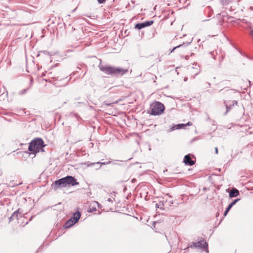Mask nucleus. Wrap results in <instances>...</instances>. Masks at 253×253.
Returning a JSON list of instances; mask_svg holds the SVG:
<instances>
[{"instance_id":"1","label":"nucleus","mask_w":253,"mask_h":253,"mask_svg":"<svg viewBox=\"0 0 253 253\" xmlns=\"http://www.w3.org/2000/svg\"><path fill=\"white\" fill-rule=\"evenodd\" d=\"M99 68L105 74L114 76H122L128 72L127 69L108 65H99Z\"/></svg>"},{"instance_id":"2","label":"nucleus","mask_w":253,"mask_h":253,"mask_svg":"<svg viewBox=\"0 0 253 253\" xmlns=\"http://www.w3.org/2000/svg\"><path fill=\"white\" fill-rule=\"evenodd\" d=\"M45 146L42 138H36L32 140L30 143L28 150L31 152L30 155H34L33 157H35L37 153L40 151L43 152L44 151L43 147Z\"/></svg>"},{"instance_id":"3","label":"nucleus","mask_w":253,"mask_h":253,"mask_svg":"<svg viewBox=\"0 0 253 253\" xmlns=\"http://www.w3.org/2000/svg\"><path fill=\"white\" fill-rule=\"evenodd\" d=\"M150 109H151V115H160L163 113L165 107L162 103L157 101L151 105Z\"/></svg>"},{"instance_id":"4","label":"nucleus","mask_w":253,"mask_h":253,"mask_svg":"<svg viewBox=\"0 0 253 253\" xmlns=\"http://www.w3.org/2000/svg\"><path fill=\"white\" fill-rule=\"evenodd\" d=\"M81 215V212L79 211L74 213L73 216L66 222L64 226L65 228H69L77 223L79 220Z\"/></svg>"},{"instance_id":"5","label":"nucleus","mask_w":253,"mask_h":253,"mask_svg":"<svg viewBox=\"0 0 253 253\" xmlns=\"http://www.w3.org/2000/svg\"><path fill=\"white\" fill-rule=\"evenodd\" d=\"M190 247L206 249L208 247V244L204 241H200L198 242H192Z\"/></svg>"},{"instance_id":"6","label":"nucleus","mask_w":253,"mask_h":253,"mask_svg":"<svg viewBox=\"0 0 253 253\" xmlns=\"http://www.w3.org/2000/svg\"><path fill=\"white\" fill-rule=\"evenodd\" d=\"M52 186L56 189L59 187H66L67 185L66 184V182L65 181L64 178L63 177L62 178L56 180L53 183Z\"/></svg>"},{"instance_id":"7","label":"nucleus","mask_w":253,"mask_h":253,"mask_svg":"<svg viewBox=\"0 0 253 253\" xmlns=\"http://www.w3.org/2000/svg\"><path fill=\"white\" fill-rule=\"evenodd\" d=\"M64 178L67 186L68 185L74 186L79 184V182H77L76 179L72 176H67Z\"/></svg>"},{"instance_id":"8","label":"nucleus","mask_w":253,"mask_h":253,"mask_svg":"<svg viewBox=\"0 0 253 253\" xmlns=\"http://www.w3.org/2000/svg\"><path fill=\"white\" fill-rule=\"evenodd\" d=\"M153 23V21L152 20L147 21L143 23H137L135 26V28L138 30H140L146 27L151 26Z\"/></svg>"},{"instance_id":"9","label":"nucleus","mask_w":253,"mask_h":253,"mask_svg":"<svg viewBox=\"0 0 253 253\" xmlns=\"http://www.w3.org/2000/svg\"><path fill=\"white\" fill-rule=\"evenodd\" d=\"M183 162L186 165L193 166L195 162L191 160V157L189 154L185 156Z\"/></svg>"},{"instance_id":"10","label":"nucleus","mask_w":253,"mask_h":253,"mask_svg":"<svg viewBox=\"0 0 253 253\" xmlns=\"http://www.w3.org/2000/svg\"><path fill=\"white\" fill-rule=\"evenodd\" d=\"M239 195V192L236 188L232 189L229 192V197L230 198L236 197L238 196Z\"/></svg>"},{"instance_id":"11","label":"nucleus","mask_w":253,"mask_h":253,"mask_svg":"<svg viewBox=\"0 0 253 253\" xmlns=\"http://www.w3.org/2000/svg\"><path fill=\"white\" fill-rule=\"evenodd\" d=\"M237 104V102L235 100H234L231 103H230L229 104H226V111L225 114H227L228 112H229L230 110L232 109L233 106L234 105H236Z\"/></svg>"},{"instance_id":"12","label":"nucleus","mask_w":253,"mask_h":253,"mask_svg":"<svg viewBox=\"0 0 253 253\" xmlns=\"http://www.w3.org/2000/svg\"><path fill=\"white\" fill-rule=\"evenodd\" d=\"M19 210L14 211L13 214L11 215V216L9 218V220L10 221L14 220V219H18V215L19 214Z\"/></svg>"},{"instance_id":"13","label":"nucleus","mask_w":253,"mask_h":253,"mask_svg":"<svg viewBox=\"0 0 253 253\" xmlns=\"http://www.w3.org/2000/svg\"><path fill=\"white\" fill-rule=\"evenodd\" d=\"M240 200V199H237L235 200H234L232 203H231L228 206V207L227 208V210H230L231 208L234 205H235L237 202H238Z\"/></svg>"},{"instance_id":"14","label":"nucleus","mask_w":253,"mask_h":253,"mask_svg":"<svg viewBox=\"0 0 253 253\" xmlns=\"http://www.w3.org/2000/svg\"><path fill=\"white\" fill-rule=\"evenodd\" d=\"M110 163H111L110 161L103 162V163L97 162V163H91L90 166H92V165H100V167L101 165H107V164H109Z\"/></svg>"},{"instance_id":"15","label":"nucleus","mask_w":253,"mask_h":253,"mask_svg":"<svg viewBox=\"0 0 253 253\" xmlns=\"http://www.w3.org/2000/svg\"><path fill=\"white\" fill-rule=\"evenodd\" d=\"M164 206V201H160L159 203L156 204V207L157 208L163 209Z\"/></svg>"},{"instance_id":"16","label":"nucleus","mask_w":253,"mask_h":253,"mask_svg":"<svg viewBox=\"0 0 253 253\" xmlns=\"http://www.w3.org/2000/svg\"><path fill=\"white\" fill-rule=\"evenodd\" d=\"M185 126H186V125L183 124H179L176 125V127H177V129L184 128Z\"/></svg>"},{"instance_id":"17","label":"nucleus","mask_w":253,"mask_h":253,"mask_svg":"<svg viewBox=\"0 0 253 253\" xmlns=\"http://www.w3.org/2000/svg\"><path fill=\"white\" fill-rule=\"evenodd\" d=\"M230 2V0H221V3L222 5H227Z\"/></svg>"},{"instance_id":"18","label":"nucleus","mask_w":253,"mask_h":253,"mask_svg":"<svg viewBox=\"0 0 253 253\" xmlns=\"http://www.w3.org/2000/svg\"><path fill=\"white\" fill-rule=\"evenodd\" d=\"M27 89H23L19 91V94L21 95L24 94L27 92Z\"/></svg>"},{"instance_id":"19","label":"nucleus","mask_w":253,"mask_h":253,"mask_svg":"<svg viewBox=\"0 0 253 253\" xmlns=\"http://www.w3.org/2000/svg\"><path fill=\"white\" fill-rule=\"evenodd\" d=\"M184 45V44H180L176 47H174L172 49H171V51H170V53H171L172 52H173L175 49H176L177 48H178V47H181L182 46H183Z\"/></svg>"},{"instance_id":"20","label":"nucleus","mask_w":253,"mask_h":253,"mask_svg":"<svg viewBox=\"0 0 253 253\" xmlns=\"http://www.w3.org/2000/svg\"><path fill=\"white\" fill-rule=\"evenodd\" d=\"M175 129H177L176 127V125H174L173 126L171 127L170 128V131H172Z\"/></svg>"},{"instance_id":"21","label":"nucleus","mask_w":253,"mask_h":253,"mask_svg":"<svg viewBox=\"0 0 253 253\" xmlns=\"http://www.w3.org/2000/svg\"><path fill=\"white\" fill-rule=\"evenodd\" d=\"M105 1L106 0H97L98 2L100 4L104 3Z\"/></svg>"},{"instance_id":"22","label":"nucleus","mask_w":253,"mask_h":253,"mask_svg":"<svg viewBox=\"0 0 253 253\" xmlns=\"http://www.w3.org/2000/svg\"><path fill=\"white\" fill-rule=\"evenodd\" d=\"M114 200V198H108V199L107 200V201L109 202H113V201Z\"/></svg>"},{"instance_id":"23","label":"nucleus","mask_w":253,"mask_h":253,"mask_svg":"<svg viewBox=\"0 0 253 253\" xmlns=\"http://www.w3.org/2000/svg\"><path fill=\"white\" fill-rule=\"evenodd\" d=\"M230 210H228L226 208L224 213V216H225L226 215V214H227V213L229 212Z\"/></svg>"},{"instance_id":"24","label":"nucleus","mask_w":253,"mask_h":253,"mask_svg":"<svg viewBox=\"0 0 253 253\" xmlns=\"http://www.w3.org/2000/svg\"><path fill=\"white\" fill-rule=\"evenodd\" d=\"M18 184H16V185H18ZM9 185L10 186H13V187H14V186H15V185H14V184H12V182H10V183L9 184Z\"/></svg>"},{"instance_id":"25","label":"nucleus","mask_w":253,"mask_h":253,"mask_svg":"<svg viewBox=\"0 0 253 253\" xmlns=\"http://www.w3.org/2000/svg\"><path fill=\"white\" fill-rule=\"evenodd\" d=\"M186 125V126H191L192 125V123L190 122H188Z\"/></svg>"},{"instance_id":"26","label":"nucleus","mask_w":253,"mask_h":253,"mask_svg":"<svg viewBox=\"0 0 253 253\" xmlns=\"http://www.w3.org/2000/svg\"><path fill=\"white\" fill-rule=\"evenodd\" d=\"M215 153L216 154H217L218 153V149L217 147H215Z\"/></svg>"},{"instance_id":"27","label":"nucleus","mask_w":253,"mask_h":253,"mask_svg":"<svg viewBox=\"0 0 253 253\" xmlns=\"http://www.w3.org/2000/svg\"><path fill=\"white\" fill-rule=\"evenodd\" d=\"M187 78H186V77H185V78H184V81L185 82H186V81H187Z\"/></svg>"},{"instance_id":"28","label":"nucleus","mask_w":253,"mask_h":253,"mask_svg":"<svg viewBox=\"0 0 253 253\" xmlns=\"http://www.w3.org/2000/svg\"><path fill=\"white\" fill-rule=\"evenodd\" d=\"M95 204H97V205H98V206H99V203H98V202H95Z\"/></svg>"},{"instance_id":"29","label":"nucleus","mask_w":253,"mask_h":253,"mask_svg":"<svg viewBox=\"0 0 253 253\" xmlns=\"http://www.w3.org/2000/svg\"><path fill=\"white\" fill-rule=\"evenodd\" d=\"M111 104H106V105H107V106H109V105H110Z\"/></svg>"},{"instance_id":"30","label":"nucleus","mask_w":253,"mask_h":253,"mask_svg":"<svg viewBox=\"0 0 253 253\" xmlns=\"http://www.w3.org/2000/svg\"><path fill=\"white\" fill-rule=\"evenodd\" d=\"M252 35L253 36V30L252 31Z\"/></svg>"},{"instance_id":"31","label":"nucleus","mask_w":253,"mask_h":253,"mask_svg":"<svg viewBox=\"0 0 253 253\" xmlns=\"http://www.w3.org/2000/svg\"><path fill=\"white\" fill-rule=\"evenodd\" d=\"M199 72H200V71H198L197 73H196L195 75H196L198 74Z\"/></svg>"},{"instance_id":"32","label":"nucleus","mask_w":253,"mask_h":253,"mask_svg":"<svg viewBox=\"0 0 253 253\" xmlns=\"http://www.w3.org/2000/svg\"><path fill=\"white\" fill-rule=\"evenodd\" d=\"M208 252V250L207 249V250H206V253H207Z\"/></svg>"}]
</instances>
